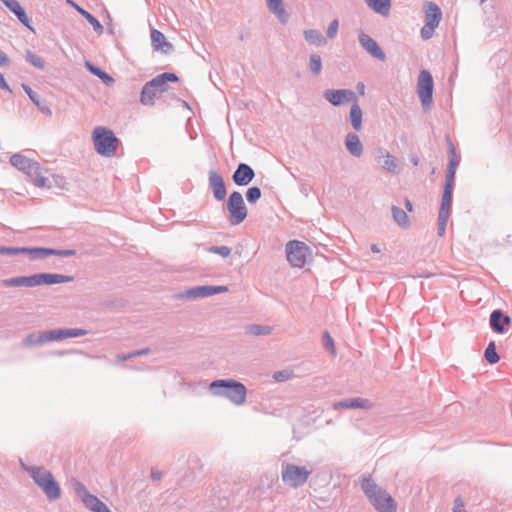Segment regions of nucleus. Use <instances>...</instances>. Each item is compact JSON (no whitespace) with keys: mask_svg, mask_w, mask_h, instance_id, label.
Wrapping results in <instances>:
<instances>
[{"mask_svg":"<svg viewBox=\"0 0 512 512\" xmlns=\"http://www.w3.org/2000/svg\"><path fill=\"white\" fill-rule=\"evenodd\" d=\"M209 391L217 397L227 398L235 405H242L246 400L245 385L235 379H217L209 384Z\"/></svg>","mask_w":512,"mask_h":512,"instance_id":"1","label":"nucleus"},{"mask_svg":"<svg viewBox=\"0 0 512 512\" xmlns=\"http://www.w3.org/2000/svg\"><path fill=\"white\" fill-rule=\"evenodd\" d=\"M23 469L30 475L34 483L42 489L49 501L61 497V488L53 474L42 466H25Z\"/></svg>","mask_w":512,"mask_h":512,"instance_id":"2","label":"nucleus"},{"mask_svg":"<svg viewBox=\"0 0 512 512\" xmlns=\"http://www.w3.org/2000/svg\"><path fill=\"white\" fill-rule=\"evenodd\" d=\"M92 140L96 152L104 157L114 156L120 143L114 132L103 126L94 128Z\"/></svg>","mask_w":512,"mask_h":512,"instance_id":"3","label":"nucleus"},{"mask_svg":"<svg viewBox=\"0 0 512 512\" xmlns=\"http://www.w3.org/2000/svg\"><path fill=\"white\" fill-rule=\"evenodd\" d=\"M312 470L307 469L305 466H298L291 463H282L281 466V479L283 483L291 488L302 487L309 479Z\"/></svg>","mask_w":512,"mask_h":512,"instance_id":"4","label":"nucleus"},{"mask_svg":"<svg viewBox=\"0 0 512 512\" xmlns=\"http://www.w3.org/2000/svg\"><path fill=\"white\" fill-rule=\"evenodd\" d=\"M226 208L229 212V223L233 226L241 224L247 217V207L243 196L238 191H233L228 196Z\"/></svg>","mask_w":512,"mask_h":512,"instance_id":"5","label":"nucleus"},{"mask_svg":"<svg viewBox=\"0 0 512 512\" xmlns=\"http://www.w3.org/2000/svg\"><path fill=\"white\" fill-rule=\"evenodd\" d=\"M433 77L428 70H421L418 76L417 93L424 110H427L433 101Z\"/></svg>","mask_w":512,"mask_h":512,"instance_id":"6","label":"nucleus"},{"mask_svg":"<svg viewBox=\"0 0 512 512\" xmlns=\"http://www.w3.org/2000/svg\"><path fill=\"white\" fill-rule=\"evenodd\" d=\"M288 262L293 267L302 268L306 263L309 247L302 241L291 240L285 247Z\"/></svg>","mask_w":512,"mask_h":512,"instance_id":"7","label":"nucleus"},{"mask_svg":"<svg viewBox=\"0 0 512 512\" xmlns=\"http://www.w3.org/2000/svg\"><path fill=\"white\" fill-rule=\"evenodd\" d=\"M323 97L333 106H340L345 102H357L355 92L350 89H326L323 92Z\"/></svg>","mask_w":512,"mask_h":512,"instance_id":"8","label":"nucleus"},{"mask_svg":"<svg viewBox=\"0 0 512 512\" xmlns=\"http://www.w3.org/2000/svg\"><path fill=\"white\" fill-rule=\"evenodd\" d=\"M228 291L227 286H213V285H203V286H195L187 289L183 294H181L182 298L186 299H198L205 298L215 294H220Z\"/></svg>","mask_w":512,"mask_h":512,"instance_id":"9","label":"nucleus"},{"mask_svg":"<svg viewBox=\"0 0 512 512\" xmlns=\"http://www.w3.org/2000/svg\"><path fill=\"white\" fill-rule=\"evenodd\" d=\"M74 491L86 508L93 512H96L104 504L98 497L91 494L80 481H75Z\"/></svg>","mask_w":512,"mask_h":512,"instance_id":"10","label":"nucleus"},{"mask_svg":"<svg viewBox=\"0 0 512 512\" xmlns=\"http://www.w3.org/2000/svg\"><path fill=\"white\" fill-rule=\"evenodd\" d=\"M358 40L361 47L369 53L372 57L376 58L379 61L386 60V54L381 49L379 44L368 34L360 31L358 34Z\"/></svg>","mask_w":512,"mask_h":512,"instance_id":"11","label":"nucleus"},{"mask_svg":"<svg viewBox=\"0 0 512 512\" xmlns=\"http://www.w3.org/2000/svg\"><path fill=\"white\" fill-rule=\"evenodd\" d=\"M511 323V318L501 309H495L489 317V325L493 332L504 334Z\"/></svg>","mask_w":512,"mask_h":512,"instance_id":"12","label":"nucleus"},{"mask_svg":"<svg viewBox=\"0 0 512 512\" xmlns=\"http://www.w3.org/2000/svg\"><path fill=\"white\" fill-rule=\"evenodd\" d=\"M371 504L378 512H396L397 504L392 496L386 491L382 490L372 501Z\"/></svg>","mask_w":512,"mask_h":512,"instance_id":"13","label":"nucleus"},{"mask_svg":"<svg viewBox=\"0 0 512 512\" xmlns=\"http://www.w3.org/2000/svg\"><path fill=\"white\" fill-rule=\"evenodd\" d=\"M88 334L86 329L82 328H62L47 330L48 341H61L66 338H75Z\"/></svg>","mask_w":512,"mask_h":512,"instance_id":"14","label":"nucleus"},{"mask_svg":"<svg viewBox=\"0 0 512 512\" xmlns=\"http://www.w3.org/2000/svg\"><path fill=\"white\" fill-rule=\"evenodd\" d=\"M255 177L253 168L246 163H239L232 175V180L237 186H247Z\"/></svg>","mask_w":512,"mask_h":512,"instance_id":"15","label":"nucleus"},{"mask_svg":"<svg viewBox=\"0 0 512 512\" xmlns=\"http://www.w3.org/2000/svg\"><path fill=\"white\" fill-rule=\"evenodd\" d=\"M209 187L213 192V196L217 201L225 199L227 191L223 177L216 171H209Z\"/></svg>","mask_w":512,"mask_h":512,"instance_id":"16","label":"nucleus"},{"mask_svg":"<svg viewBox=\"0 0 512 512\" xmlns=\"http://www.w3.org/2000/svg\"><path fill=\"white\" fill-rule=\"evenodd\" d=\"M1 285L3 287H36L38 286L37 273L29 276H17L3 279Z\"/></svg>","mask_w":512,"mask_h":512,"instance_id":"17","label":"nucleus"},{"mask_svg":"<svg viewBox=\"0 0 512 512\" xmlns=\"http://www.w3.org/2000/svg\"><path fill=\"white\" fill-rule=\"evenodd\" d=\"M151 43L154 50L161 51L163 54H170L174 50L173 45L166 40L165 35L157 29L151 30Z\"/></svg>","mask_w":512,"mask_h":512,"instance_id":"18","label":"nucleus"},{"mask_svg":"<svg viewBox=\"0 0 512 512\" xmlns=\"http://www.w3.org/2000/svg\"><path fill=\"white\" fill-rule=\"evenodd\" d=\"M375 159L383 169L390 173H398V165L396 160L389 152L383 148H378L376 151Z\"/></svg>","mask_w":512,"mask_h":512,"instance_id":"19","label":"nucleus"},{"mask_svg":"<svg viewBox=\"0 0 512 512\" xmlns=\"http://www.w3.org/2000/svg\"><path fill=\"white\" fill-rule=\"evenodd\" d=\"M5 7L12 12L20 23L25 27L32 29L30 26V18L27 16L25 9L20 5L17 0H0Z\"/></svg>","mask_w":512,"mask_h":512,"instance_id":"20","label":"nucleus"},{"mask_svg":"<svg viewBox=\"0 0 512 512\" xmlns=\"http://www.w3.org/2000/svg\"><path fill=\"white\" fill-rule=\"evenodd\" d=\"M442 19V11L439 6L434 2L425 3V22L428 23V28H437Z\"/></svg>","mask_w":512,"mask_h":512,"instance_id":"21","label":"nucleus"},{"mask_svg":"<svg viewBox=\"0 0 512 512\" xmlns=\"http://www.w3.org/2000/svg\"><path fill=\"white\" fill-rule=\"evenodd\" d=\"M178 76L174 72H164L152 78L150 86H154L159 94L168 90V82H177Z\"/></svg>","mask_w":512,"mask_h":512,"instance_id":"22","label":"nucleus"},{"mask_svg":"<svg viewBox=\"0 0 512 512\" xmlns=\"http://www.w3.org/2000/svg\"><path fill=\"white\" fill-rule=\"evenodd\" d=\"M30 182L38 187H45L47 178L42 175L40 164L36 161H31L29 168L23 171Z\"/></svg>","mask_w":512,"mask_h":512,"instance_id":"23","label":"nucleus"},{"mask_svg":"<svg viewBox=\"0 0 512 512\" xmlns=\"http://www.w3.org/2000/svg\"><path fill=\"white\" fill-rule=\"evenodd\" d=\"M73 280L74 277L68 275L56 273H37L38 286L72 282Z\"/></svg>","mask_w":512,"mask_h":512,"instance_id":"24","label":"nucleus"},{"mask_svg":"<svg viewBox=\"0 0 512 512\" xmlns=\"http://www.w3.org/2000/svg\"><path fill=\"white\" fill-rule=\"evenodd\" d=\"M66 3L73 7L82 17H84L89 22V24L92 25L94 31L97 34L101 35L103 33L104 28L94 15L78 5L74 0H66Z\"/></svg>","mask_w":512,"mask_h":512,"instance_id":"25","label":"nucleus"},{"mask_svg":"<svg viewBox=\"0 0 512 512\" xmlns=\"http://www.w3.org/2000/svg\"><path fill=\"white\" fill-rule=\"evenodd\" d=\"M333 409H367L370 407V401L365 398H350L344 399L338 402L333 403Z\"/></svg>","mask_w":512,"mask_h":512,"instance_id":"26","label":"nucleus"},{"mask_svg":"<svg viewBox=\"0 0 512 512\" xmlns=\"http://www.w3.org/2000/svg\"><path fill=\"white\" fill-rule=\"evenodd\" d=\"M22 88L32 101V103L41 111L43 114L51 116L52 111L45 100H42L40 96L31 89V87L27 84H22Z\"/></svg>","mask_w":512,"mask_h":512,"instance_id":"27","label":"nucleus"},{"mask_svg":"<svg viewBox=\"0 0 512 512\" xmlns=\"http://www.w3.org/2000/svg\"><path fill=\"white\" fill-rule=\"evenodd\" d=\"M361 489L371 502L383 489L379 487L370 475L361 479Z\"/></svg>","mask_w":512,"mask_h":512,"instance_id":"28","label":"nucleus"},{"mask_svg":"<svg viewBox=\"0 0 512 512\" xmlns=\"http://www.w3.org/2000/svg\"><path fill=\"white\" fill-rule=\"evenodd\" d=\"M345 146L349 153L354 157H360L363 154V144L355 133H348L345 137Z\"/></svg>","mask_w":512,"mask_h":512,"instance_id":"29","label":"nucleus"},{"mask_svg":"<svg viewBox=\"0 0 512 512\" xmlns=\"http://www.w3.org/2000/svg\"><path fill=\"white\" fill-rule=\"evenodd\" d=\"M150 84H151V81L146 82L144 84V86L142 87V90L140 93V102H141V104H143L145 106L154 105V100H155L157 94H159L157 92L156 87L150 86Z\"/></svg>","mask_w":512,"mask_h":512,"instance_id":"30","label":"nucleus"},{"mask_svg":"<svg viewBox=\"0 0 512 512\" xmlns=\"http://www.w3.org/2000/svg\"><path fill=\"white\" fill-rule=\"evenodd\" d=\"M367 6L381 16H388L391 9V0H365Z\"/></svg>","mask_w":512,"mask_h":512,"instance_id":"31","label":"nucleus"},{"mask_svg":"<svg viewBox=\"0 0 512 512\" xmlns=\"http://www.w3.org/2000/svg\"><path fill=\"white\" fill-rule=\"evenodd\" d=\"M267 6L269 11L275 14L281 23H287L288 14L283 7L282 0H267Z\"/></svg>","mask_w":512,"mask_h":512,"instance_id":"32","label":"nucleus"},{"mask_svg":"<svg viewBox=\"0 0 512 512\" xmlns=\"http://www.w3.org/2000/svg\"><path fill=\"white\" fill-rule=\"evenodd\" d=\"M23 254H27L30 259H44L48 256H52L54 254L53 248L46 247H23Z\"/></svg>","mask_w":512,"mask_h":512,"instance_id":"33","label":"nucleus"},{"mask_svg":"<svg viewBox=\"0 0 512 512\" xmlns=\"http://www.w3.org/2000/svg\"><path fill=\"white\" fill-rule=\"evenodd\" d=\"M453 189L452 186H443V192L441 197V204L439 213H451L452 200H453Z\"/></svg>","mask_w":512,"mask_h":512,"instance_id":"34","label":"nucleus"},{"mask_svg":"<svg viewBox=\"0 0 512 512\" xmlns=\"http://www.w3.org/2000/svg\"><path fill=\"white\" fill-rule=\"evenodd\" d=\"M352 106L349 113V118L351 121V125L355 131H360L362 129V110L357 102H352Z\"/></svg>","mask_w":512,"mask_h":512,"instance_id":"35","label":"nucleus"},{"mask_svg":"<svg viewBox=\"0 0 512 512\" xmlns=\"http://www.w3.org/2000/svg\"><path fill=\"white\" fill-rule=\"evenodd\" d=\"M85 67L91 74L98 77L104 84L111 85L112 83H114V79L108 73H106L104 70L94 65L93 63L86 61Z\"/></svg>","mask_w":512,"mask_h":512,"instance_id":"36","label":"nucleus"},{"mask_svg":"<svg viewBox=\"0 0 512 512\" xmlns=\"http://www.w3.org/2000/svg\"><path fill=\"white\" fill-rule=\"evenodd\" d=\"M49 342L47 331H43L40 333H30L23 340V346L32 347L37 345H42Z\"/></svg>","mask_w":512,"mask_h":512,"instance_id":"37","label":"nucleus"},{"mask_svg":"<svg viewBox=\"0 0 512 512\" xmlns=\"http://www.w3.org/2000/svg\"><path fill=\"white\" fill-rule=\"evenodd\" d=\"M304 38L310 44L321 46L326 44V39L323 34L317 29H308L304 31Z\"/></svg>","mask_w":512,"mask_h":512,"instance_id":"38","label":"nucleus"},{"mask_svg":"<svg viewBox=\"0 0 512 512\" xmlns=\"http://www.w3.org/2000/svg\"><path fill=\"white\" fill-rule=\"evenodd\" d=\"M31 161H32L31 159H29L26 156H23L19 153L13 154L10 157L11 165L20 171H24L25 169L29 168Z\"/></svg>","mask_w":512,"mask_h":512,"instance_id":"39","label":"nucleus"},{"mask_svg":"<svg viewBox=\"0 0 512 512\" xmlns=\"http://www.w3.org/2000/svg\"><path fill=\"white\" fill-rule=\"evenodd\" d=\"M392 216L394 221L401 227L409 226V219L407 213L400 207L392 206Z\"/></svg>","mask_w":512,"mask_h":512,"instance_id":"40","label":"nucleus"},{"mask_svg":"<svg viewBox=\"0 0 512 512\" xmlns=\"http://www.w3.org/2000/svg\"><path fill=\"white\" fill-rule=\"evenodd\" d=\"M246 333L253 336L269 335L272 332V327L267 325L251 324L246 326Z\"/></svg>","mask_w":512,"mask_h":512,"instance_id":"41","label":"nucleus"},{"mask_svg":"<svg viewBox=\"0 0 512 512\" xmlns=\"http://www.w3.org/2000/svg\"><path fill=\"white\" fill-rule=\"evenodd\" d=\"M308 67L311 73L315 76L319 75L322 71V59L319 54H311L309 56Z\"/></svg>","mask_w":512,"mask_h":512,"instance_id":"42","label":"nucleus"},{"mask_svg":"<svg viewBox=\"0 0 512 512\" xmlns=\"http://www.w3.org/2000/svg\"><path fill=\"white\" fill-rule=\"evenodd\" d=\"M484 358L490 364H495L499 361L500 356L496 351V344L491 341L484 351Z\"/></svg>","mask_w":512,"mask_h":512,"instance_id":"43","label":"nucleus"},{"mask_svg":"<svg viewBox=\"0 0 512 512\" xmlns=\"http://www.w3.org/2000/svg\"><path fill=\"white\" fill-rule=\"evenodd\" d=\"M25 59L29 64L37 69L43 70L45 68L44 59L41 56L33 53L31 50H26Z\"/></svg>","mask_w":512,"mask_h":512,"instance_id":"44","label":"nucleus"},{"mask_svg":"<svg viewBox=\"0 0 512 512\" xmlns=\"http://www.w3.org/2000/svg\"><path fill=\"white\" fill-rule=\"evenodd\" d=\"M447 142H448L449 154H450V159H449L447 168L456 170L460 163V157L456 154L455 148H454L451 140L449 139V137H447Z\"/></svg>","mask_w":512,"mask_h":512,"instance_id":"45","label":"nucleus"},{"mask_svg":"<svg viewBox=\"0 0 512 512\" xmlns=\"http://www.w3.org/2000/svg\"><path fill=\"white\" fill-rule=\"evenodd\" d=\"M262 192L261 189L257 186H252L247 189L245 196L246 200L250 204H255L261 198Z\"/></svg>","mask_w":512,"mask_h":512,"instance_id":"46","label":"nucleus"},{"mask_svg":"<svg viewBox=\"0 0 512 512\" xmlns=\"http://www.w3.org/2000/svg\"><path fill=\"white\" fill-rule=\"evenodd\" d=\"M449 216L448 213H438L437 233L439 236L444 235Z\"/></svg>","mask_w":512,"mask_h":512,"instance_id":"47","label":"nucleus"},{"mask_svg":"<svg viewBox=\"0 0 512 512\" xmlns=\"http://www.w3.org/2000/svg\"><path fill=\"white\" fill-rule=\"evenodd\" d=\"M209 253L218 254L223 258L230 256L231 248L228 246H210L207 248Z\"/></svg>","mask_w":512,"mask_h":512,"instance_id":"48","label":"nucleus"},{"mask_svg":"<svg viewBox=\"0 0 512 512\" xmlns=\"http://www.w3.org/2000/svg\"><path fill=\"white\" fill-rule=\"evenodd\" d=\"M322 344L326 350L330 351L333 355L335 354L334 340L330 333L327 331H325L322 335Z\"/></svg>","mask_w":512,"mask_h":512,"instance_id":"49","label":"nucleus"},{"mask_svg":"<svg viewBox=\"0 0 512 512\" xmlns=\"http://www.w3.org/2000/svg\"><path fill=\"white\" fill-rule=\"evenodd\" d=\"M0 254L9 256L23 254V247H8L0 245Z\"/></svg>","mask_w":512,"mask_h":512,"instance_id":"50","label":"nucleus"},{"mask_svg":"<svg viewBox=\"0 0 512 512\" xmlns=\"http://www.w3.org/2000/svg\"><path fill=\"white\" fill-rule=\"evenodd\" d=\"M338 27H339V22L337 19L330 22V24L327 28V31H326L327 37L329 39H333L336 36Z\"/></svg>","mask_w":512,"mask_h":512,"instance_id":"51","label":"nucleus"},{"mask_svg":"<svg viewBox=\"0 0 512 512\" xmlns=\"http://www.w3.org/2000/svg\"><path fill=\"white\" fill-rule=\"evenodd\" d=\"M455 175H456V170L447 168L446 173H445L444 185L445 186H452V187H454V185H455Z\"/></svg>","mask_w":512,"mask_h":512,"instance_id":"52","label":"nucleus"},{"mask_svg":"<svg viewBox=\"0 0 512 512\" xmlns=\"http://www.w3.org/2000/svg\"><path fill=\"white\" fill-rule=\"evenodd\" d=\"M53 252H54V254H52L53 256H59V257H70V256L76 255V250H74V249H54L53 248Z\"/></svg>","mask_w":512,"mask_h":512,"instance_id":"53","label":"nucleus"},{"mask_svg":"<svg viewBox=\"0 0 512 512\" xmlns=\"http://www.w3.org/2000/svg\"><path fill=\"white\" fill-rule=\"evenodd\" d=\"M428 27H429L428 23L425 22L424 26L421 28V32L420 33H421V37L424 40H427V39L431 38L434 30L436 29V28H432V27L428 28Z\"/></svg>","mask_w":512,"mask_h":512,"instance_id":"54","label":"nucleus"},{"mask_svg":"<svg viewBox=\"0 0 512 512\" xmlns=\"http://www.w3.org/2000/svg\"><path fill=\"white\" fill-rule=\"evenodd\" d=\"M453 512H469L465 509L461 497H456L453 505Z\"/></svg>","mask_w":512,"mask_h":512,"instance_id":"55","label":"nucleus"},{"mask_svg":"<svg viewBox=\"0 0 512 512\" xmlns=\"http://www.w3.org/2000/svg\"><path fill=\"white\" fill-rule=\"evenodd\" d=\"M0 89L9 91L10 93L12 92V90L10 89L9 85L7 84V82L4 79V76L2 75L1 72H0Z\"/></svg>","mask_w":512,"mask_h":512,"instance_id":"56","label":"nucleus"},{"mask_svg":"<svg viewBox=\"0 0 512 512\" xmlns=\"http://www.w3.org/2000/svg\"><path fill=\"white\" fill-rule=\"evenodd\" d=\"M10 64V60L7 55L0 51V66H8Z\"/></svg>","mask_w":512,"mask_h":512,"instance_id":"57","label":"nucleus"},{"mask_svg":"<svg viewBox=\"0 0 512 512\" xmlns=\"http://www.w3.org/2000/svg\"><path fill=\"white\" fill-rule=\"evenodd\" d=\"M287 372L286 371H278L274 373V379L277 381H283L287 379Z\"/></svg>","mask_w":512,"mask_h":512,"instance_id":"58","label":"nucleus"},{"mask_svg":"<svg viewBox=\"0 0 512 512\" xmlns=\"http://www.w3.org/2000/svg\"><path fill=\"white\" fill-rule=\"evenodd\" d=\"M161 478H162V472L157 471V470H152V472H151V479L153 481H158Z\"/></svg>","mask_w":512,"mask_h":512,"instance_id":"59","label":"nucleus"},{"mask_svg":"<svg viewBox=\"0 0 512 512\" xmlns=\"http://www.w3.org/2000/svg\"><path fill=\"white\" fill-rule=\"evenodd\" d=\"M148 352H149V348H144L141 350L134 351V352H132V354H134V357H136V356L146 355V354H148Z\"/></svg>","mask_w":512,"mask_h":512,"instance_id":"60","label":"nucleus"},{"mask_svg":"<svg viewBox=\"0 0 512 512\" xmlns=\"http://www.w3.org/2000/svg\"><path fill=\"white\" fill-rule=\"evenodd\" d=\"M356 88H357V91H358V93H359L360 95H364V94H365V85H364V83L359 82V83L357 84Z\"/></svg>","mask_w":512,"mask_h":512,"instance_id":"61","label":"nucleus"},{"mask_svg":"<svg viewBox=\"0 0 512 512\" xmlns=\"http://www.w3.org/2000/svg\"><path fill=\"white\" fill-rule=\"evenodd\" d=\"M404 205H405V208L407 209V211H409V212L413 211V204L408 198L405 199Z\"/></svg>","mask_w":512,"mask_h":512,"instance_id":"62","label":"nucleus"},{"mask_svg":"<svg viewBox=\"0 0 512 512\" xmlns=\"http://www.w3.org/2000/svg\"><path fill=\"white\" fill-rule=\"evenodd\" d=\"M131 358H134V354H132V352L128 353V354H124V355H119L118 356V359L122 360V361L129 360Z\"/></svg>","mask_w":512,"mask_h":512,"instance_id":"63","label":"nucleus"},{"mask_svg":"<svg viewBox=\"0 0 512 512\" xmlns=\"http://www.w3.org/2000/svg\"><path fill=\"white\" fill-rule=\"evenodd\" d=\"M96 512H112L108 506L104 503Z\"/></svg>","mask_w":512,"mask_h":512,"instance_id":"64","label":"nucleus"}]
</instances>
